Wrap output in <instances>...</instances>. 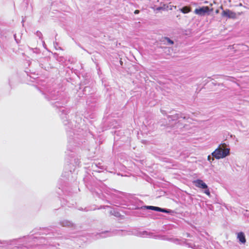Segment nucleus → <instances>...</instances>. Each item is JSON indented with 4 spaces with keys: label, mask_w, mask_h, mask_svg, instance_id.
Segmentation results:
<instances>
[{
    "label": "nucleus",
    "mask_w": 249,
    "mask_h": 249,
    "mask_svg": "<svg viewBox=\"0 0 249 249\" xmlns=\"http://www.w3.org/2000/svg\"><path fill=\"white\" fill-rule=\"evenodd\" d=\"M230 153L228 148H222L220 145L212 153V155L217 159L225 158Z\"/></svg>",
    "instance_id": "1"
},
{
    "label": "nucleus",
    "mask_w": 249,
    "mask_h": 249,
    "mask_svg": "<svg viewBox=\"0 0 249 249\" xmlns=\"http://www.w3.org/2000/svg\"><path fill=\"white\" fill-rule=\"evenodd\" d=\"M212 9H210L208 6H202L195 9V13L196 15L204 16L210 15Z\"/></svg>",
    "instance_id": "2"
},
{
    "label": "nucleus",
    "mask_w": 249,
    "mask_h": 249,
    "mask_svg": "<svg viewBox=\"0 0 249 249\" xmlns=\"http://www.w3.org/2000/svg\"><path fill=\"white\" fill-rule=\"evenodd\" d=\"M194 184L195 186L198 188L201 189H207L204 192V193L208 196L210 195V192L208 189L207 185L203 181V180L201 179H197L193 181Z\"/></svg>",
    "instance_id": "3"
},
{
    "label": "nucleus",
    "mask_w": 249,
    "mask_h": 249,
    "mask_svg": "<svg viewBox=\"0 0 249 249\" xmlns=\"http://www.w3.org/2000/svg\"><path fill=\"white\" fill-rule=\"evenodd\" d=\"M237 239L242 244H245L246 242L245 234L242 231L237 233Z\"/></svg>",
    "instance_id": "4"
},
{
    "label": "nucleus",
    "mask_w": 249,
    "mask_h": 249,
    "mask_svg": "<svg viewBox=\"0 0 249 249\" xmlns=\"http://www.w3.org/2000/svg\"><path fill=\"white\" fill-rule=\"evenodd\" d=\"M181 11L184 13L186 14L191 11V8L188 6H185L181 9Z\"/></svg>",
    "instance_id": "5"
},
{
    "label": "nucleus",
    "mask_w": 249,
    "mask_h": 249,
    "mask_svg": "<svg viewBox=\"0 0 249 249\" xmlns=\"http://www.w3.org/2000/svg\"><path fill=\"white\" fill-rule=\"evenodd\" d=\"M148 208L149 209H151V210H155V211H158V210H160V207H155V206H149Z\"/></svg>",
    "instance_id": "6"
},
{
    "label": "nucleus",
    "mask_w": 249,
    "mask_h": 249,
    "mask_svg": "<svg viewBox=\"0 0 249 249\" xmlns=\"http://www.w3.org/2000/svg\"><path fill=\"white\" fill-rule=\"evenodd\" d=\"M164 38L167 40V41L168 42V43L172 44V45L174 44L173 41L171 40L169 38L166 37H164Z\"/></svg>",
    "instance_id": "7"
},
{
    "label": "nucleus",
    "mask_w": 249,
    "mask_h": 249,
    "mask_svg": "<svg viewBox=\"0 0 249 249\" xmlns=\"http://www.w3.org/2000/svg\"><path fill=\"white\" fill-rule=\"evenodd\" d=\"M159 212H162L164 213H167V210L160 208V210H158Z\"/></svg>",
    "instance_id": "8"
},
{
    "label": "nucleus",
    "mask_w": 249,
    "mask_h": 249,
    "mask_svg": "<svg viewBox=\"0 0 249 249\" xmlns=\"http://www.w3.org/2000/svg\"><path fill=\"white\" fill-rule=\"evenodd\" d=\"M139 13V10H136L135 11H134V14H138Z\"/></svg>",
    "instance_id": "9"
},
{
    "label": "nucleus",
    "mask_w": 249,
    "mask_h": 249,
    "mask_svg": "<svg viewBox=\"0 0 249 249\" xmlns=\"http://www.w3.org/2000/svg\"><path fill=\"white\" fill-rule=\"evenodd\" d=\"M225 15H226L225 16H230V14H226V13H225Z\"/></svg>",
    "instance_id": "10"
},
{
    "label": "nucleus",
    "mask_w": 249,
    "mask_h": 249,
    "mask_svg": "<svg viewBox=\"0 0 249 249\" xmlns=\"http://www.w3.org/2000/svg\"><path fill=\"white\" fill-rule=\"evenodd\" d=\"M120 63H121V64L122 65L123 62L121 60L120 61Z\"/></svg>",
    "instance_id": "11"
},
{
    "label": "nucleus",
    "mask_w": 249,
    "mask_h": 249,
    "mask_svg": "<svg viewBox=\"0 0 249 249\" xmlns=\"http://www.w3.org/2000/svg\"><path fill=\"white\" fill-rule=\"evenodd\" d=\"M225 145V144H223V145H222V146H223V147H224Z\"/></svg>",
    "instance_id": "12"
},
{
    "label": "nucleus",
    "mask_w": 249,
    "mask_h": 249,
    "mask_svg": "<svg viewBox=\"0 0 249 249\" xmlns=\"http://www.w3.org/2000/svg\"><path fill=\"white\" fill-rule=\"evenodd\" d=\"M229 18H233L234 17H231V16H229Z\"/></svg>",
    "instance_id": "13"
}]
</instances>
